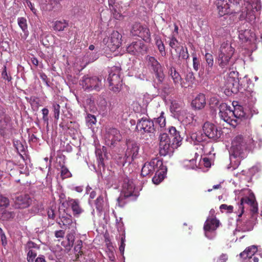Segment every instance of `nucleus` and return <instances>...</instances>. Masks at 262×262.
<instances>
[{"label": "nucleus", "instance_id": "obj_1", "mask_svg": "<svg viewBox=\"0 0 262 262\" xmlns=\"http://www.w3.org/2000/svg\"><path fill=\"white\" fill-rule=\"evenodd\" d=\"M121 69L119 67H112L110 71L107 80L109 89L114 93L120 91L122 85V80L120 78Z\"/></svg>", "mask_w": 262, "mask_h": 262}, {"label": "nucleus", "instance_id": "obj_2", "mask_svg": "<svg viewBox=\"0 0 262 262\" xmlns=\"http://www.w3.org/2000/svg\"><path fill=\"white\" fill-rule=\"evenodd\" d=\"M102 76L88 77L84 76L80 82V84L85 91H100L103 87Z\"/></svg>", "mask_w": 262, "mask_h": 262}, {"label": "nucleus", "instance_id": "obj_3", "mask_svg": "<svg viewBox=\"0 0 262 262\" xmlns=\"http://www.w3.org/2000/svg\"><path fill=\"white\" fill-rule=\"evenodd\" d=\"M136 129L138 133L144 138L145 135L151 136L155 131L154 122L148 117H143L138 119Z\"/></svg>", "mask_w": 262, "mask_h": 262}, {"label": "nucleus", "instance_id": "obj_4", "mask_svg": "<svg viewBox=\"0 0 262 262\" xmlns=\"http://www.w3.org/2000/svg\"><path fill=\"white\" fill-rule=\"evenodd\" d=\"M261 9L260 0H248L245 8L242 11V15L245 17L249 21H252L256 18L255 13Z\"/></svg>", "mask_w": 262, "mask_h": 262}, {"label": "nucleus", "instance_id": "obj_5", "mask_svg": "<svg viewBox=\"0 0 262 262\" xmlns=\"http://www.w3.org/2000/svg\"><path fill=\"white\" fill-rule=\"evenodd\" d=\"M219 115L221 119L230 125L235 127L238 124V120L234 118V113L231 107L225 103H222L219 106Z\"/></svg>", "mask_w": 262, "mask_h": 262}, {"label": "nucleus", "instance_id": "obj_6", "mask_svg": "<svg viewBox=\"0 0 262 262\" xmlns=\"http://www.w3.org/2000/svg\"><path fill=\"white\" fill-rule=\"evenodd\" d=\"M126 144L125 162L130 164L135 159L138 158L140 146L136 141L129 140L126 141Z\"/></svg>", "mask_w": 262, "mask_h": 262}, {"label": "nucleus", "instance_id": "obj_7", "mask_svg": "<svg viewBox=\"0 0 262 262\" xmlns=\"http://www.w3.org/2000/svg\"><path fill=\"white\" fill-rule=\"evenodd\" d=\"M130 34L141 38L144 41L149 42L151 40L150 32L148 28L140 23H135L132 26Z\"/></svg>", "mask_w": 262, "mask_h": 262}, {"label": "nucleus", "instance_id": "obj_8", "mask_svg": "<svg viewBox=\"0 0 262 262\" xmlns=\"http://www.w3.org/2000/svg\"><path fill=\"white\" fill-rule=\"evenodd\" d=\"M246 143L242 135L236 136L232 141L231 150L235 157H243L244 150H246Z\"/></svg>", "mask_w": 262, "mask_h": 262}, {"label": "nucleus", "instance_id": "obj_9", "mask_svg": "<svg viewBox=\"0 0 262 262\" xmlns=\"http://www.w3.org/2000/svg\"><path fill=\"white\" fill-rule=\"evenodd\" d=\"M122 193L123 195H121L117 199L118 205L123 207L124 204V200L132 196L134 192L135 185L132 181L128 179H125L122 186Z\"/></svg>", "mask_w": 262, "mask_h": 262}, {"label": "nucleus", "instance_id": "obj_10", "mask_svg": "<svg viewBox=\"0 0 262 262\" xmlns=\"http://www.w3.org/2000/svg\"><path fill=\"white\" fill-rule=\"evenodd\" d=\"M245 205H249L251 207V211L252 212V216L254 217V215L257 213V206L255 203L254 198H249L247 196L242 198L241 199L239 203L238 204V211H240L238 214V216L239 217H241L242 214L244 213Z\"/></svg>", "mask_w": 262, "mask_h": 262}, {"label": "nucleus", "instance_id": "obj_11", "mask_svg": "<svg viewBox=\"0 0 262 262\" xmlns=\"http://www.w3.org/2000/svg\"><path fill=\"white\" fill-rule=\"evenodd\" d=\"M13 207L15 209H25L32 204V199L28 194H19L12 198Z\"/></svg>", "mask_w": 262, "mask_h": 262}, {"label": "nucleus", "instance_id": "obj_12", "mask_svg": "<svg viewBox=\"0 0 262 262\" xmlns=\"http://www.w3.org/2000/svg\"><path fill=\"white\" fill-rule=\"evenodd\" d=\"M121 139L122 136L117 129L110 128L106 130L105 135V141L106 145L108 146H115Z\"/></svg>", "mask_w": 262, "mask_h": 262}, {"label": "nucleus", "instance_id": "obj_13", "mask_svg": "<svg viewBox=\"0 0 262 262\" xmlns=\"http://www.w3.org/2000/svg\"><path fill=\"white\" fill-rule=\"evenodd\" d=\"M161 167H163L162 161L153 159L150 162L145 163L142 168L141 174L143 177L151 176L157 169Z\"/></svg>", "mask_w": 262, "mask_h": 262}, {"label": "nucleus", "instance_id": "obj_14", "mask_svg": "<svg viewBox=\"0 0 262 262\" xmlns=\"http://www.w3.org/2000/svg\"><path fill=\"white\" fill-rule=\"evenodd\" d=\"M241 0H217L216 6L219 11V14L223 16L226 14L231 13L230 7L231 5L239 4Z\"/></svg>", "mask_w": 262, "mask_h": 262}, {"label": "nucleus", "instance_id": "obj_15", "mask_svg": "<svg viewBox=\"0 0 262 262\" xmlns=\"http://www.w3.org/2000/svg\"><path fill=\"white\" fill-rule=\"evenodd\" d=\"M127 51L133 55H142L147 52V47L142 41L138 40L130 44L127 47Z\"/></svg>", "mask_w": 262, "mask_h": 262}, {"label": "nucleus", "instance_id": "obj_16", "mask_svg": "<svg viewBox=\"0 0 262 262\" xmlns=\"http://www.w3.org/2000/svg\"><path fill=\"white\" fill-rule=\"evenodd\" d=\"M204 134L209 139L216 140L220 137V133L217 127L212 123L206 122L203 126Z\"/></svg>", "mask_w": 262, "mask_h": 262}, {"label": "nucleus", "instance_id": "obj_17", "mask_svg": "<svg viewBox=\"0 0 262 262\" xmlns=\"http://www.w3.org/2000/svg\"><path fill=\"white\" fill-rule=\"evenodd\" d=\"M155 74L156 77V83L157 86L163 90V91L167 94L170 92L171 89L170 87H164L163 86V82L165 79V75L163 72L162 67L157 68L151 71Z\"/></svg>", "mask_w": 262, "mask_h": 262}, {"label": "nucleus", "instance_id": "obj_18", "mask_svg": "<svg viewBox=\"0 0 262 262\" xmlns=\"http://www.w3.org/2000/svg\"><path fill=\"white\" fill-rule=\"evenodd\" d=\"M107 46L111 50L115 51L121 43V35L118 31H113L107 38Z\"/></svg>", "mask_w": 262, "mask_h": 262}, {"label": "nucleus", "instance_id": "obj_19", "mask_svg": "<svg viewBox=\"0 0 262 262\" xmlns=\"http://www.w3.org/2000/svg\"><path fill=\"white\" fill-rule=\"evenodd\" d=\"M59 220H56V223L61 228H68V229L76 228V222L73 221L72 216L68 214H66L59 216Z\"/></svg>", "mask_w": 262, "mask_h": 262}, {"label": "nucleus", "instance_id": "obj_20", "mask_svg": "<svg viewBox=\"0 0 262 262\" xmlns=\"http://www.w3.org/2000/svg\"><path fill=\"white\" fill-rule=\"evenodd\" d=\"M216 62L220 68L225 69L226 70L227 69L230 70V67L234 63L232 58L220 53H218Z\"/></svg>", "mask_w": 262, "mask_h": 262}, {"label": "nucleus", "instance_id": "obj_21", "mask_svg": "<svg viewBox=\"0 0 262 262\" xmlns=\"http://www.w3.org/2000/svg\"><path fill=\"white\" fill-rule=\"evenodd\" d=\"M169 133L172 138V147L177 148L181 145L182 137H181L180 132L173 126H170L168 128Z\"/></svg>", "mask_w": 262, "mask_h": 262}, {"label": "nucleus", "instance_id": "obj_22", "mask_svg": "<svg viewBox=\"0 0 262 262\" xmlns=\"http://www.w3.org/2000/svg\"><path fill=\"white\" fill-rule=\"evenodd\" d=\"M220 221L214 216L208 217L205 222L204 230L205 232H211L215 230L219 226Z\"/></svg>", "mask_w": 262, "mask_h": 262}, {"label": "nucleus", "instance_id": "obj_23", "mask_svg": "<svg viewBox=\"0 0 262 262\" xmlns=\"http://www.w3.org/2000/svg\"><path fill=\"white\" fill-rule=\"evenodd\" d=\"M68 204L71 207L75 216H78L84 212V210L80 206L78 200L68 198Z\"/></svg>", "mask_w": 262, "mask_h": 262}, {"label": "nucleus", "instance_id": "obj_24", "mask_svg": "<svg viewBox=\"0 0 262 262\" xmlns=\"http://www.w3.org/2000/svg\"><path fill=\"white\" fill-rule=\"evenodd\" d=\"M206 105V98L203 94L198 95L191 102V106L195 110H201Z\"/></svg>", "mask_w": 262, "mask_h": 262}, {"label": "nucleus", "instance_id": "obj_25", "mask_svg": "<svg viewBox=\"0 0 262 262\" xmlns=\"http://www.w3.org/2000/svg\"><path fill=\"white\" fill-rule=\"evenodd\" d=\"M234 52V48L232 47L229 42L226 41L221 44L218 53L232 58Z\"/></svg>", "mask_w": 262, "mask_h": 262}, {"label": "nucleus", "instance_id": "obj_26", "mask_svg": "<svg viewBox=\"0 0 262 262\" xmlns=\"http://www.w3.org/2000/svg\"><path fill=\"white\" fill-rule=\"evenodd\" d=\"M183 106L184 103L182 102L173 100L171 102L170 111L174 115H177L180 117L181 114L185 112Z\"/></svg>", "mask_w": 262, "mask_h": 262}, {"label": "nucleus", "instance_id": "obj_27", "mask_svg": "<svg viewBox=\"0 0 262 262\" xmlns=\"http://www.w3.org/2000/svg\"><path fill=\"white\" fill-rule=\"evenodd\" d=\"M169 74L176 87H178L179 85H181V87L184 86L182 82V78L180 74L176 71L174 68H170L169 71Z\"/></svg>", "mask_w": 262, "mask_h": 262}, {"label": "nucleus", "instance_id": "obj_28", "mask_svg": "<svg viewBox=\"0 0 262 262\" xmlns=\"http://www.w3.org/2000/svg\"><path fill=\"white\" fill-rule=\"evenodd\" d=\"M156 173L154 177L152 179L153 183L155 184H160L164 179L166 169L163 165V167L158 168L155 171Z\"/></svg>", "mask_w": 262, "mask_h": 262}, {"label": "nucleus", "instance_id": "obj_29", "mask_svg": "<svg viewBox=\"0 0 262 262\" xmlns=\"http://www.w3.org/2000/svg\"><path fill=\"white\" fill-rule=\"evenodd\" d=\"M257 248L255 246H251L247 248L243 252L239 254V256L244 259L250 258L255 255L257 252Z\"/></svg>", "mask_w": 262, "mask_h": 262}, {"label": "nucleus", "instance_id": "obj_30", "mask_svg": "<svg viewBox=\"0 0 262 262\" xmlns=\"http://www.w3.org/2000/svg\"><path fill=\"white\" fill-rule=\"evenodd\" d=\"M254 37V34L250 30L246 29L239 31V38L243 41H251Z\"/></svg>", "mask_w": 262, "mask_h": 262}, {"label": "nucleus", "instance_id": "obj_31", "mask_svg": "<svg viewBox=\"0 0 262 262\" xmlns=\"http://www.w3.org/2000/svg\"><path fill=\"white\" fill-rule=\"evenodd\" d=\"M15 216L14 211L7 210H2L0 212V220L2 221H10L12 220Z\"/></svg>", "mask_w": 262, "mask_h": 262}, {"label": "nucleus", "instance_id": "obj_32", "mask_svg": "<svg viewBox=\"0 0 262 262\" xmlns=\"http://www.w3.org/2000/svg\"><path fill=\"white\" fill-rule=\"evenodd\" d=\"M234 110H232L234 113V118L238 120V123H239L240 119L245 118L246 114L244 112L243 107L241 105L234 106Z\"/></svg>", "mask_w": 262, "mask_h": 262}, {"label": "nucleus", "instance_id": "obj_33", "mask_svg": "<svg viewBox=\"0 0 262 262\" xmlns=\"http://www.w3.org/2000/svg\"><path fill=\"white\" fill-rule=\"evenodd\" d=\"M82 242L81 240H78L74 247V253L75 258L73 259V261H78L80 256H82L83 254L82 250Z\"/></svg>", "mask_w": 262, "mask_h": 262}, {"label": "nucleus", "instance_id": "obj_34", "mask_svg": "<svg viewBox=\"0 0 262 262\" xmlns=\"http://www.w3.org/2000/svg\"><path fill=\"white\" fill-rule=\"evenodd\" d=\"M9 121V117H6L5 115V108L3 106L0 105V128L2 129L5 128Z\"/></svg>", "mask_w": 262, "mask_h": 262}, {"label": "nucleus", "instance_id": "obj_35", "mask_svg": "<svg viewBox=\"0 0 262 262\" xmlns=\"http://www.w3.org/2000/svg\"><path fill=\"white\" fill-rule=\"evenodd\" d=\"M147 60L148 62L147 66L150 71L162 67L161 64L154 57L148 56L147 57Z\"/></svg>", "mask_w": 262, "mask_h": 262}, {"label": "nucleus", "instance_id": "obj_36", "mask_svg": "<svg viewBox=\"0 0 262 262\" xmlns=\"http://www.w3.org/2000/svg\"><path fill=\"white\" fill-rule=\"evenodd\" d=\"M171 149H174L172 147V143L159 144V154L161 156H166L171 151Z\"/></svg>", "mask_w": 262, "mask_h": 262}, {"label": "nucleus", "instance_id": "obj_37", "mask_svg": "<svg viewBox=\"0 0 262 262\" xmlns=\"http://www.w3.org/2000/svg\"><path fill=\"white\" fill-rule=\"evenodd\" d=\"M95 153L97 159L98 166L100 168H101V167L104 168V163L102 150L100 149L97 148L95 150Z\"/></svg>", "mask_w": 262, "mask_h": 262}, {"label": "nucleus", "instance_id": "obj_38", "mask_svg": "<svg viewBox=\"0 0 262 262\" xmlns=\"http://www.w3.org/2000/svg\"><path fill=\"white\" fill-rule=\"evenodd\" d=\"M68 26V23L65 20L56 21L54 24V29L55 30L61 31H63Z\"/></svg>", "mask_w": 262, "mask_h": 262}, {"label": "nucleus", "instance_id": "obj_39", "mask_svg": "<svg viewBox=\"0 0 262 262\" xmlns=\"http://www.w3.org/2000/svg\"><path fill=\"white\" fill-rule=\"evenodd\" d=\"M191 138L198 142H202L206 140L207 137L203 135L201 132L192 134Z\"/></svg>", "mask_w": 262, "mask_h": 262}, {"label": "nucleus", "instance_id": "obj_40", "mask_svg": "<svg viewBox=\"0 0 262 262\" xmlns=\"http://www.w3.org/2000/svg\"><path fill=\"white\" fill-rule=\"evenodd\" d=\"M215 74V69L214 66H206L205 75L207 78L214 77Z\"/></svg>", "mask_w": 262, "mask_h": 262}, {"label": "nucleus", "instance_id": "obj_41", "mask_svg": "<svg viewBox=\"0 0 262 262\" xmlns=\"http://www.w3.org/2000/svg\"><path fill=\"white\" fill-rule=\"evenodd\" d=\"M104 200L102 195H99L95 201L96 208L99 212H101L103 208Z\"/></svg>", "mask_w": 262, "mask_h": 262}, {"label": "nucleus", "instance_id": "obj_42", "mask_svg": "<svg viewBox=\"0 0 262 262\" xmlns=\"http://www.w3.org/2000/svg\"><path fill=\"white\" fill-rule=\"evenodd\" d=\"M242 230L243 231H250L253 229V223L251 220H246L242 222Z\"/></svg>", "mask_w": 262, "mask_h": 262}, {"label": "nucleus", "instance_id": "obj_43", "mask_svg": "<svg viewBox=\"0 0 262 262\" xmlns=\"http://www.w3.org/2000/svg\"><path fill=\"white\" fill-rule=\"evenodd\" d=\"M18 25L24 32H26L28 29L27 19L23 17H18L17 19Z\"/></svg>", "mask_w": 262, "mask_h": 262}, {"label": "nucleus", "instance_id": "obj_44", "mask_svg": "<svg viewBox=\"0 0 262 262\" xmlns=\"http://www.w3.org/2000/svg\"><path fill=\"white\" fill-rule=\"evenodd\" d=\"M52 109L54 113V117L56 120H58L60 115V106L55 102L52 103Z\"/></svg>", "mask_w": 262, "mask_h": 262}, {"label": "nucleus", "instance_id": "obj_45", "mask_svg": "<svg viewBox=\"0 0 262 262\" xmlns=\"http://www.w3.org/2000/svg\"><path fill=\"white\" fill-rule=\"evenodd\" d=\"M169 38V46L172 48L176 50H179L180 48H179L178 45L179 42L177 38L174 36V35H172Z\"/></svg>", "mask_w": 262, "mask_h": 262}, {"label": "nucleus", "instance_id": "obj_46", "mask_svg": "<svg viewBox=\"0 0 262 262\" xmlns=\"http://www.w3.org/2000/svg\"><path fill=\"white\" fill-rule=\"evenodd\" d=\"M156 45L159 50V52L162 54L163 53H165V46L162 41L161 39L157 36L155 38Z\"/></svg>", "mask_w": 262, "mask_h": 262}, {"label": "nucleus", "instance_id": "obj_47", "mask_svg": "<svg viewBox=\"0 0 262 262\" xmlns=\"http://www.w3.org/2000/svg\"><path fill=\"white\" fill-rule=\"evenodd\" d=\"M159 144L164 143H170V139L168 135L166 133L161 134L159 137Z\"/></svg>", "mask_w": 262, "mask_h": 262}, {"label": "nucleus", "instance_id": "obj_48", "mask_svg": "<svg viewBox=\"0 0 262 262\" xmlns=\"http://www.w3.org/2000/svg\"><path fill=\"white\" fill-rule=\"evenodd\" d=\"M86 122L88 126L92 127L93 125L96 124L97 120L96 117L91 114H88L85 118Z\"/></svg>", "mask_w": 262, "mask_h": 262}, {"label": "nucleus", "instance_id": "obj_49", "mask_svg": "<svg viewBox=\"0 0 262 262\" xmlns=\"http://www.w3.org/2000/svg\"><path fill=\"white\" fill-rule=\"evenodd\" d=\"M164 112L161 111L160 113V115L156 118V123H158L161 128H164L166 125V120L163 116Z\"/></svg>", "mask_w": 262, "mask_h": 262}, {"label": "nucleus", "instance_id": "obj_50", "mask_svg": "<svg viewBox=\"0 0 262 262\" xmlns=\"http://www.w3.org/2000/svg\"><path fill=\"white\" fill-rule=\"evenodd\" d=\"M9 199L7 197L0 194V207L7 208L9 206Z\"/></svg>", "mask_w": 262, "mask_h": 262}, {"label": "nucleus", "instance_id": "obj_51", "mask_svg": "<svg viewBox=\"0 0 262 262\" xmlns=\"http://www.w3.org/2000/svg\"><path fill=\"white\" fill-rule=\"evenodd\" d=\"M27 260L28 262H33L35 258L37 256V253L33 250H27Z\"/></svg>", "mask_w": 262, "mask_h": 262}, {"label": "nucleus", "instance_id": "obj_52", "mask_svg": "<svg viewBox=\"0 0 262 262\" xmlns=\"http://www.w3.org/2000/svg\"><path fill=\"white\" fill-rule=\"evenodd\" d=\"M245 143H246V149H251L254 146V141L252 138L248 136L244 138Z\"/></svg>", "mask_w": 262, "mask_h": 262}, {"label": "nucleus", "instance_id": "obj_53", "mask_svg": "<svg viewBox=\"0 0 262 262\" xmlns=\"http://www.w3.org/2000/svg\"><path fill=\"white\" fill-rule=\"evenodd\" d=\"M205 59L206 63V66H214L213 56L211 54L209 53H206Z\"/></svg>", "mask_w": 262, "mask_h": 262}, {"label": "nucleus", "instance_id": "obj_54", "mask_svg": "<svg viewBox=\"0 0 262 262\" xmlns=\"http://www.w3.org/2000/svg\"><path fill=\"white\" fill-rule=\"evenodd\" d=\"M32 249H39V246L32 241L27 242L25 246L26 250H33Z\"/></svg>", "mask_w": 262, "mask_h": 262}, {"label": "nucleus", "instance_id": "obj_55", "mask_svg": "<svg viewBox=\"0 0 262 262\" xmlns=\"http://www.w3.org/2000/svg\"><path fill=\"white\" fill-rule=\"evenodd\" d=\"M180 50L179 57H181L184 59H187L189 57V54L187 51V48H184L183 47H181Z\"/></svg>", "mask_w": 262, "mask_h": 262}, {"label": "nucleus", "instance_id": "obj_56", "mask_svg": "<svg viewBox=\"0 0 262 262\" xmlns=\"http://www.w3.org/2000/svg\"><path fill=\"white\" fill-rule=\"evenodd\" d=\"M71 174L69 171V169L66 167L62 166L61 167V177L62 178V179L69 178L71 177Z\"/></svg>", "mask_w": 262, "mask_h": 262}, {"label": "nucleus", "instance_id": "obj_57", "mask_svg": "<svg viewBox=\"0 0 262 262\" xmlns=\"http://www.w3.org/2000/svg\"><path fill=\"white\" fill-rule=\"evenodd\" d=\"M220 209L221 212H223L224 211H226L228 213H231L233 210V207L232 205H227L226 204H222L220 206Z\"/></svg>", "mask_w": 262, "mask_h": 262}, {"label": "nucleus", "instance_id": "obj_58", "mask_svg": "<svg viewBox=\"0 0 262 262\" xmlns=\"http://www.w3.org/2000/svg\"><path fill=\"white\" fill-rule=\"evenodd\" d=\"M200 60L197 58L196 55H194L193 56V68L194 70L198 71L200 68Z\"/></svg>", "mask_w": 262, "mask_h": 262}, {"label": "nucleus", "instance_id": "obj_59", "mask_svg": "<svg viewBox=\"0 0 262 262\" xmlns=\"http://www.w3.org/2000/svg\"><path fill=\"white\" fill-rule=\"evenodd\" d=\"M228 259L227 254L222 253L219 257L214 259V262H226Z\"/></svg>", "mask_w": 262, "mask_h": 262}, {"label": "nucleus", "instance_id": "obj_60", "mask_svg": "<svg viewBox=\"0 0 262 262\" xmlns=\"http://www.w3.org/2000/svg\"><path fill=\"white\" fill-rule=\"evenodd\" d=\"M47 214L49 219H51L53 220H55L56 217L55 211L52 208L48 209Z\"/></svg>", "mask_w": 262, "mask_h": 262}, {"label": "nucleus", "instance_id": "obj_61", "mask_svg": "<svg viewBox=\"0 0 262 262\" xmlns=\"http://www.w3.org/2000/svg\"><path fill=\"white\" fill-rule=\"evenodd\" d=\"M2 77L4 79L7 80L8 81H10L11 80V77H9L8 75L6 67L5 66L4 67V69L2 72Z\"/></svg>", "mask_w": 262, "mask_h": 262}, {"label": "nucleus", "instance_id": "obj_62", "mask_svg": "<svg viewBox=\"0 0 262 262\" xmlns=\"http://www.w3.org/2000/svg\"><path fill=\"white\" fill-rule=\"evenodd\" d=\"M67 238L68 241V245L69 246H73L74 242V236L73 234H68L67 235Z\"/></svg>", "mask_w": 262, "mask_h": 262}, {"label": "nucleus", "instance_id": "obj_63", "mask_svg": "<svg viewBox=\"0 0 262 262\" xmlns=\"http://www.w3.org/2000/svg\"><path fill=\"white\" fill-rule=\"evenodd\" d=\"M40 77L41 80L46 83L47 86H50L48 78L45 73H41L40 74Z\"/></svg>", "mask_w": 262, "mask_h": 262}, {"label": "nucleus", "instance_id": "obj_64", "mask_svg": "<svg viewBox=\"0 0 262 262\" xmlns=\"http://www.w3.org/2000/svg\"><path fill=\"white\" fill-rule=\"evenodd\" d=\"M65 232L63 230L56 231L55 232V236L56 238H63L64 236Z\"/></svg>", "mask_w": 262, "mask_h": 262}]
</instances>
